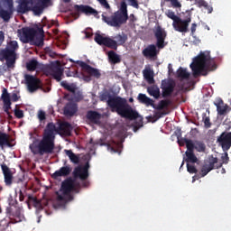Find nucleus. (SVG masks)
<instances>
[{
    "label": "nucleus",
    "instance_id": "obj_28",
    "mask_svg": "<svg viewBox=\"0 0 231 231\" xmlns=\"http://www.w3.org/2000/svg\"><path fill=\"white\" fill-rule=\"evenodd\" d=\"M149 95L151 97H153V98H159L160 97V88L156 86L149 87L147 89Z\"/></svg>",
    "mask_w": 231,
    "mask_h": 231
},
{
    "label": "nucleus",
    "instance_id": "obj_41",
    "mask_svg": "<svg viewBox=\"0 0 231 231\" xmlns=\"http://www.w3.org/2000/svg\"><path fill=\"white\" fill-rule=\"evenodd\" d=\"M187 171L188 172H189V174H196V172H198V170L196 169V167L189 163L187 164Z\"/></svg>",
    "mask_w": 231,
    "mask_h": 231
},
{
    "label": "nucleus",
    "instance_id": "obj_50",
    "mask_svg": "<svg viewBox=\"0 0 231 231\" xmlns=\"http://www.w3.org/2000/svg\"><path fill=\"white\" fill-rule=\"evenodd\" d=\"M197 24L196 23H192L191 25V32L194 33V32H196V28H197Z\"/></svg>",
    "mask_w": 231,
    "mask_h": 231
},
{
    "label": "nucleus",
    "instance_id": "obj_4",
    "mask_svg": "<svg viewBox=\"0 0 231 231\" xmlns=\"http://www.w3.org/2000/svg\"><path fill=\"white\" fill-rule=\"evenodd\" d=\"M75 189V180L69 179L62 182L61 188L57 194V200L54 208H64L66 204L73 201V190Z\"/></svg>",
    "mask_w": 231,
    "mask_h": 231
},
{
    "label": "nucleus",
    "instance_id": "obj_9",
    "mask_svg": "<svg viewBox=\"0 0 231 231\" xmlns=\"http://www.w3.org/2000/svg\"><path fill=\"white\" fill-rule=\"evenodd\" d=\"M19 49V44L16 41H11L5 51L0 52V55L5 59L8 68H12L15 64V51Z\"/></svg>",
    "mask_w": 231,
    "mask_h": 231
},
{
    "label": "nucleus",
    "instance_id": "obj_10",
    "mask_svg": "<svg viewBox=\"0 0 231 231\" xmlns=\"http://www.w3.org/2000/svg\"><path fill=\"white\" fill-rule=\"evenodd\" d=\"M178 143L180 145H185L187 146L186 151V161L188 163H196L198 162V157L194 154V142L188 139L180 138V135H178Z\"/></svg>",
    "mask_w": 231,
    "mask_h": 231
},
{
    "label": "nucleus",
    "instance_id": "obj_59",
    "mask_svg": "<svg viewBox=\"0 0 231 231\" xmlns=\"http://www.w3.org/2000/svg\"><path fill=\"white\" fill-rule=\"evenodd\" d=\"M129 100H130V102H133V98H130Z\"/></svg>",
    "mask_w": 231,
    "mask_h": 231
},
{
    "label": "nucleus",
    "instance_id": "obj_32",
    "mask_svg": "<svg viewBox=\"0 0 231 231\" xmlns=\"http://www.w3.org/2000/svg\"><path fill=\"white\" fill-rule=\"evenodd\" d=\"M70 172L69 167H62L60 170L57 171L53 174V178H57L58 176H68V174Z\"/></svg>",
    "mask_w": 231,
    "mask_h": 231
},
{
    "label": "nucleus",
    "instance_id": "obj_53",
    "mask_svg": "<svg viewBox=\"0 0 231 231\" xmlns=\"http://www.w3.org/2000/svg\"><path fill=\"white\" fill-rule=\"evenodd\" d=\"M207 8H208V14H212V7L208 5Z\"/></svg>",
    "mask_w": 231,
    "mask_h": 231
},
{
    "label": "nucleus",
    "instance_id": "obj_24",
    "mask_svg": "<svg viewBox=\"0 0 231 231\" xmlns=\"http://www.w3.org/2000/svg\"><path fill=\"white\" fill-rule=\"evenodd\" d=\"M77 113V105L75 103L67 104L64 108V114L67 116H73Z\"/></svg>",
    "mask_w": 231,
    "mask_h": 231
},
{
    "label": "nucleus",
    "instance_id": "obj_47",
    "mask_svg": "<svg viewBox=\"0 0 231 231\" xmlns=\"http://www.w3.org/2000/svg\"><path fill=\"white\" fill-rule=\"evenodd\" d=\"M204 124H205L206 127H210V118L206 117L204 119Z\"/></svg>",
    "mask_w": 231,
    "mask_h": 231
},
{
    "label": "nucleus",
    "instance_id": "obj_31",
    "mask_svg": "<svg viewBox=\"0 0 231 231\" xmlns=\"http://www.w3.org/2000/svg\"><path fill=\"white\" fill-rule=\"evenodd\" d=\"M88 119L91 120V122H94L95 124H98V121L100 120V114L90 111L88 113Z\"/></svg>",
    "mask_w": 231,
    "mask_h": 231
},
{
    "label": "nucleus",
    "instance_id": "obj_42",
    "mask_svg": "<svg viewBox=\"0 0 231 231\" xmlns=\"http://www.w3.org/2000/svg\"><path fill=\"white\" fill-rule=\"evenodd\" d=\"M38 118L41 122H42V120L46 119V113H44V111L42 110H39L38 111Z\"/></svg>",
    "mask_w": 231,
    "mask_h": 231
},
{
    "label": "nucleus",
    "instance_id": "obj_57",
    "mask_svg": "<svg viewBox=\"0 0 231 231\" xmlns=\"http://www.w3.org/2000/svg\"><path fill=\"white\" fill-rule=\"evenodd\" d=\"M67 77H71V74H67Z\"/></svg>",
    "mask_w": 231,
    "mask_h": 231
},
{
    "label": "nucleus",
    "instance_id": "obj_49",
    "mask_svg": "<svg viewBox=\"0 0 231 231\" xmlns=\"http://www.w3.org/2000/svg\"><path fill=\"white\" fill-rule=\"evenodd\" d=\"M3 41H5V33L0 31V44H3Z\"/></svg>",
    "mask_w": 231,
    "mask_h": 231
},
{
    "label": "nucleus",
    "instance_id": "obj_20",
    "mask_svg": "<svg viewBox=\"0 0 231 231\" xmlns=\"http://www.w3.org/2000/svg\"><path fill=\"white\" fill-rule=\"evenodd\" d=\"M88 169H89L88 163H87L86 166H79L74 171V176H76V178H80V180H86L88 176H89Z\"/></svg>",
    "mask_w": 231,
    "mask_h": 231
},
{
    "label": "nucleus",
    "instance_id": "obj_48",
    "mask_svg": "<svg viewBox=\"0 0 231 231\" xmlns=\"http://www.w3.org/2000/svg\"><path fill=\"white\" fill-rule=\"evenodd\" d=\"M159 107L163 109V107H167V101H161Z\"/></svg>",
    "mask_w": 231,
    "mask_h": 231
},
{
    "label": "nucleus",
    "instance_id": "obj_7",
    "mask_svg": "<svg viewBox=\"0 0 231 231\" xmlns=\"http://www.w3.org/2000/svg\"><path fill=\"white\" fill-rule=\"evenodd\" d=\"M51 5V0H23L22 6L24 7L23 12L32 10L34 15H41L44 12V8Z\"/></svg>",
    "mask_w": 231,
    "mask_h": 231
},
{
    "label": "nucleus",
    "instance_id": "obj_3",
    "mask_svg": "<svg viewBox=\"0 0 231 231\" xmlns=\"http://www.w3.org/2000/svg\"><path fill=\"white\" fill-rule=\"evenodd\" d=\"M127 5L134 8H138V2L136 0H124L121 2L120 9L111 18L106 17L102 14V20L106 23L108 26L118 27L127 21Z\"/></svg>",
    "mask_w": 231,
    "mask_h": 231
},
{
    "label": "nucleus",
    "instance_id": "obj_29",
    "mask_svg": "<svg viewBox=\"0 0 231 231\" xmlns=\"http://www.w3.org/2000/svg\"><path fill=\"white\" fill-rule=\"evenodd\" d=\"M78 10H79V12H83V14H86V15H89V14H97V11L88 5H79L77 6Z\"/></svg>",
    "mask_w": 231,
    "mask_h": 231
},
{
    "label": "nucleus",
    "instance_id": "obj_54",
    "mask_svg": "<svg viewBox=\"0 0 231 231\" xmlns=\"http://www.w3.org/2000/svg\"><path fill=\"white\" fill-rule=\"evenodd\" d=\"M196 180H199V176H193L192 177V183H194V181H196Z\"/></svg>",
    "mask_w": 231,
    "mask_h": 231
},
{
    "label": "nucleus",
    "instance_id": "obj_18",
    "mask_svg": "<svg viewBox=\"0 0 231 231\" xmlns=\"http://www.w3.org/2000/svg\"><path fill=\"white\" fill-rule=\"evenodd\" d=\"M155 37L157 39V46L159 49H162L165 46V37H167V33H165V30L162 27L158 26L155 30Z\"/></svg>",
    "mask_w": 231,
    "mask_h": 231
},
{
    "label": "nucleus",
    "instance_id": "obj_35",
    "mask_svg": "<svg viewBox=\"0 0 231 231\" xmlns=\"http://www.w3.org/2000/svg\"><path fill=\"white\" fill-rule=\"evenodd\" d=\"M5 145H10L8 142V135L6 134L0 133V146L5 147Z\"/></svg>",
    "mask_w": 231,
    "mask_h": 231
},
{
    "label": "nucleus",
    "instance_id": "obj_33",
    "mask_svg": "<svg viewBox=\"0 0 231 231\" xmlns=\"http://www.w3.org/2000/svg\"><path fill=\"white\" fill-rule=\"evenodd\" d=\"M177 75L180 79H189V77H190V73L184 68H180L177 71Z\"/></svg>",
    "mask_w": 231,
    "mask_h": 231
},
{
    "label": "nucleus",
    "instance_id": "obj_22",
    "mask_svg": "<svg viewBox=\"0 0 231 231\" xmlns=\"http://www.w3.org/2000/svg\"><path fill=\"white\" fill-rule=\"evenodd\" d=\"M215 106L217 107L218 115H226L230 111V107L223 102L221 99H217L215 101Z\"/></svg>",
    "mask_w": 231,
    "mask_h": 231
},
{
    "label": "nucleus",
    "instance_id": "obj_56",
    "mask_svg": "<svg viewBox=\"0 0 231 231\" xmlns=\"http://www.w3.org/2000/svg\"><path fill=\"white\" fill-rule=\"evenodd\" d=\"M71 0H64L65 3H69Z\"/></svg>",
    "mask_w": 231,
    "mask_h": 231
},
{
    "label": "nucleus",
    "instance_id": "obj_30",
    "mask_svg": "<svg viewBox=\"0 0 231 231\" xmlns=\"http://www.w3.org/2000/svg\"><path fill=\"white\" fill-rule=\"evenodd\" d=\"M138 100L142 102V104H145V106H152L153 101L150 97H146L145 94H139Z\"/></svg>",
    "mask_w": 231,
    "mask_h": 231
},
{
    "label": "nucleus",
    "instance_id": "obj_60",
    "mask_svg": "<svg viewBox=\"0 0 231 231\" xmlns=\"http://www.w3.org/2000/svg\"><path fill=\"white\" fill-rule=\"evenodd\" d=\"M181 167H183V162H182V164H181Z\"/></svg>",
    "mask_w": 231,
    "mask_h": 231
},
{
    "label": "nucleus",
    "instance_id": "obj_36",
    "mask_svg": "<svg viewBox=\"0 0 231 231\" xmlns=\"http://www.w3.org/2000/svg\"><path fill=\"white\" fill-rule=\"evenodd\" d=\"M65 152L73 163H79V157H77V155H75L73 152H71L70 150H66Z\"/></svg>",
    "mask_w": 231,
    "mask_h": 231
},
{
    "label": "nucleus",
    "instance_id": "obj_12",
    "mask_svg": "<svg viewBox=\"0 0 231 231\" xmlns=\"http://www.w3.org/2000/svg\"><path fill=\"white\" fill-rule=\"evenodd\" d=\"M60 86L67 89L68 91H70V93H73L74 95V100L76 102H79V100H82V92L79 89V87L75 83H68L67 81H61Z\"/></svg>",
    "mask_w": 231,
    "mask_h": 231
},
{
    "label": "nucleus",
    "instance_id": "obj_21",
    "mask_svg": "<svg viewBox=\"0 0 231 231\" xmlns=\"http://www.w3.org/2000/svg\"><path fill=\"white\" fill-rule=\"evenodd\" d=\"M2 171L4 174V180L5 183L7 187H10L12 183H14V175L12 174V171L5 164H2Z\"/></svg>",
    "mask_w": 231,
    "mask_h": 231
},
{
    "label": "nucleus",
    "instance_id": "obj_15",
    "mask_svg": "<svg viewBox=\"0 0 231 231\" xmlns=\"http://www.w3.org/2000/svg\"><path fill=\"white\" fill-rule=\"evenodd\" d=\"M217 142L221 145L223 151H228L231 147V132L223 133L218 138Z\"/></svg>",
    "mask_w": 231,
    "mask_h": 231
},
{
    "label": "nucleus",
    "instance_id": "obj_2",
    "mask_svg": "<svg viewBox=\"0 0 231 231\" xmlns=\"http://www.w3.org/2000/svg\"><path fill=\"white\" fill-rule=\"evenodd\" d=\"M100 99L102 102H106L107 106L111 107L112 111L116 112V114L120 115L124 118H128L129 120H134V123L133 124V131L136 133L140 127H143V117L138 115L129 104H127V100L122 97H111L109 93L104 92L100 96Z\"/></svg>",
    "mask_w": 231,
    "mask_h": 231
},
{
    "label": "nucleus",
    "instance_id": "obj_16",
    "mask_svg": "<svg viewBox=\"0 0 231 231\" xmlns=\"http://www.w3.org/2000/svg\"><path fill=\"white\" fill-rule=\"evenodd\" d=\"M216 163H217V159L211 157L209 158V161L205 162V164L202 166L200 170V177L205 178L216 167Z\"/></svg>",
    "mask_w": 231,
    "mask_h": 231
},
{
    "label": "nucleus",
    "instance_id": "obj_6",
    "mask_svg": "<svg viewBox=\"0 0 231 231\" xmlns=\"http://www.w3.org/2000/svg\"><path fill=\"white\" fill-rule=\"evenodd\" d=\"M44 32L42 28H38V32L33 29H23L20 39L22 42H33L36 46H42L44 42Z\"/></svg>",
    "mask_w": 231,
    "mask_h": 231
},
{
    "label": "nucleus",
    "instance_id": "obj_17",
    "mask_svg": "<svg viewBox=\"0 0 231 231\" xmlns=\"http://www.w3.org/2000/svg\"><path fill=\"white\" fill-rule=\"evenodd\" d=\"M2 98L5 104V109H10V106H12V103L10 100H13V102H17L19 100V97L17 94L14 93L10 97V94H8V91L6 88L4 89L3 94H2Z\"/></svg>",
    "mask_w": 231,
    "mask_h": 231
},
{
    "label": "nucleus",
    "instance_id": "obj_19",
    "mask_svg": "<svg viewBox=\"0 0 231 231\" xmlns=\"http://www.w3.org/2000/svg\"><path fill=\"white\" fill-rule=\"evenodd\" d=\"M76 64H78V66H80L83 71H87L88 75H91L92 77H96V79H98L100 77V72L98 71V69L91 68L89 65L86 64L84 61L78 60L76 61Z\"/></svg>",
    "mask_w": 231,
    "mask_h": 231
},
{
    "label": "nucleus",
    "instance_id": "obj_51",
    "mask_svg": "<svg viewBox=\"0 0 231 231\" xmlns=\"http://www.w3.org/2000/svg\"><path fill=\"white\" fill-rule=\"evenodd\" d=\"M200 6H205V8H207L208 6V4H207V2H205V1H201Z\"/></svg>",
    "mask_w": 231,
    "mask_h": 231
},
{
    "label": "nucleus",
    "instance_id": "obj_45",
    "mask_svg": "<svg viewBox=\"0 0 231 231\" xmlns=\"http://www.w3.org/2000/svg\"><path fill=\"white\" fill-rule=\"evenodd\" d=\"M221 160L223 163H228V153L227 152L223 153L221 156Z\"/></svg>",
    "mask_w": 231,
    "mask_h": 231
},
{
    "label": "nucleus",
    "instance_id": "obj_34",
    "mask_svg": "<svg viewBox=\"0 0 231 231\" xmlns=\"http://www.w3.org/2000/svg\"><path fill=\"white\" fill-rule=\"evenodd\" d=\"M108 59L114 64L120 62V56L118 54H116L115 51L108 52Z\"/></svg>",
    "mask_w": 231,
    "mask_h": 231
},
{
    "label": "nucleus",
    "instance_id": "obj_27",
    "mask_svg": "<svg viewBox=\"0 0 231 231\" xmlns=\"http://www.w3.org/2000/svg\"><path fill=\"white\" fill-rule=\"evenodd\" d=\"M120 148H122V143H120L112 142L107 145L108 151L112 153L120 152Z\"/></svg>",
    "mask_w": 231,
    "mask_h": 231
},
{
    "label": "nucleus",
    "instance_id": "obj_13",
    "mask_svg": "<svg viewBox=\"0 0 231 231\" xmlns=\"http://www.w3.org/2000/svg\"><path fill=\"white\" fill-rule=\"evenodd\" d=\"M189 24H190V18H188L187 20H181V18H179L172 23L174 30L180 33H187V32H189Z\"/></svg>",
    "mask_w": 231,
    "mask_h": 231
},
{
    "label": "nucleus",
    "instance_id": "obj_52",
    "mask_svg": "<svg viewBox=\"0 0 231 231\" xmlns=\"http://www.w3.org/2000/svg\"><path fill=\"white\" fill-rule=\"evenodd\" d=\"M83 79L85 80V82H89V80H91V78L89 76H84Z\"/></svg>",
    "mask_w": 231,
    "mask_h": 231
},
{
    "label": "nucleus",
    "instance_id": "obj_5",
    "mask_svg": "<svg viewBox=\"0 0 231 231\" xmlns=\"http://www.w3.org/2000/svg\"><path fill=\"white\" fill-rule=\"evenodd\" d=\"M212 60L210 59L209 51L200 52L198 56L193 58L190 68L193 75H207L208 71H212Z\"/></svg>",
    "mask_w": 231,
    "mask_h": 231
},
{
    "label": "nucleus",
    "instance_id": "obj_58",
    "mask_svg": "<svg viewBox=\"0 0 231 231\" xmlns=\"http://www.w3.org/2000/svg\"><path fill=\"white\" fill-rule=\"evenodd\" d=\"M70 62H74L73 60L69 59Z\"/></svg>",
    "mask_w": 231,
    "mask_h": 231
},
{
    "label": "nucleus",
    "instance_id": "obj_14",
    "mask_svg": "<svg viewBox=\"0 0 231 231\" xmlns=\"http://www.w3.org/2000/svg\"><path fill=\"white\" fill-rule=\"evenodd\" d=\"M25 80L28 88V91L30 93H33V91H37L41 88V81L39 79L30 76V75H25Z\"/></svg>",
    "mask_w": 231,
    "mask_h": 231
},
{
    "label": "nucleus",
    "instance_id": "obj_46",
    "mask_svg": "<svg viewBox=\"0 0 231 231\" xmlns=\"http://www.w3.org/2000/svg\"><path fill=\"white\" fill-rule=\"evenodd\" d=\"M14 114H15V116H17V118H23V111H21V110L15 109Z\"/></svg>",
    "mask_w": 231,
    "mask_h": 231
},
{
    "label": "nucleus",
    "instance_id": "obj_26",
    "mask_svg": "<svg viewBox=\"0 0 231 231\" xmlns=\"http://www.w3.org/2000/svg\"><path fill=\"white\" fill-rule=\"evenodd\" d=\"M143 77L150 84H152L154 79L152 78V69L151 66L145 67L143 70Z\"/></svg>",
    "mask_w": 231,
    "mask_h": 231
},
{
    "label": "nucleus",
    "instance_id": "obj_55",
    "mask_svg": "<svg viewBox=\"0 0 231 231\" xmlns=\"http://www.w3.org/2000/svg\"><path fill=\"white\" fill-rule=\"evenodd\" d=\"M225 169H221V174H225Z\"/></svg>",
    "mask_w": 231,
    "mask_h": 231
},
{
    "label": "nucleus",
    "instance_id": "obj_23",
    "mask_svg": "<svg viewBox=\"0 0 231 231\" xmlns=\"http://www.w3.org/2000/svg\"><path fill=\"white\" fill-rule=\"evenodd\" d=\"M159 51L156 50V45H150L143 51L144 57L148 59H156Z\"/></svg>",
    "mask_w": 231,
    "mask_h": 231
},
{
    "label": "nucleus",
    "instance_id": "obj_39",
    "mask_svg": "<svg viewBox=\"0 0 231 231\" xmlns=\"http://www.w3.org/2000/svg\"><path fill=\"white\" fill-rule=\"evenodd\" d=\"M165 15L169 17V19H172L173 23H175L180 17L176 15L174 11L167 10L165 12Z\"/></svg>",
    "mask_w": 231,
    "mask_h": 231
},
{
    "label": "nucleus",
    "instance_id": "obj_8",
    "mask_svg": "<svg viewBox=\"0 0 231 231\" xmlns=\"http://www.w3.org/2000/svg\"><path fill=\"white\" fill-rule=\"evenodd\" d=\"M95 41L99 44L100 46H107L108 48H113L114 50H116L118 48V44H124L125 41H127V36L125 34H119L116 36V41L104 37L98 33L95 36Z\"/></svg>",
    "mask_w": 231,
    "mask_h": 231
},
{
    "label": "nucleus",
    "instance_id": "obj_44",
    "mask_svg": "<svg viewBox=\"0 0 231 231\" xmlns=\"http://www.w3.org/2000/svg\"><path fill=\"white\" fill-rule=\"evenodd\" d=\"M98 3H100V5H102V6H104L105 8H106V10H108L109 7V4L107 3V0H97Z\"/></svg>",
    "mask_w": 231,
    "mask_h": 231
},
{
    "label": "nucleus",
    "instance_id": "obj_1",
    "mask_svg": "<svg viewBox=\"0 0 231 231\" xmlns=\"http://www.w3.org/2000/svg\"><path fill=\"white\" fill-rule=\"evenodd\" d=\"M72 129L71 125L66 122L56 125H53V123L49 124L41 143L35 141L30 145L32 152H33V154H44V152H51L54 147L53 140H55V135L58 134L69 136Z\"/></svg>",
    "mask_w": 231,
    "mask_h": 231
},
{
    "label": "nucleus",
    "instance_id": "obj_37",
    "mask_svg": "<svg viewBox=\"0 0 231 231\" xmlns=\"http://www.w3.org/2000/svg\"><path fill=\"white\" fill-rule=\"evenodd\" d=\"M38 65H39V62H37V60H32L29 62H27V69L29 71H34V69L37 68Z\"/></svg>",
    "mask_w": 231,
    "mask_h": 231
},
{
    "label": "nucleus",
    "instance_id": "obj_40",
    "mask_svg": "<svg viewBox=\"0 0 231 231\" xmlns=\"http://www.w3.org/2000/svg\"><path fill=\"white\" fill-rule=\"evenodd\" d=\"M166 1L171 3L173 8H181V3H180V1L178 0H166Z\"/></svg>",
    "mask_w": 231,
    "mask_h": 231
},
{
    "label": "nucleus",
    "instance_id": "obj_38",
    "mask_svg": "<svg viewBox=\"0 0 231 231\" xmlns=\"http://www.w3.org/2000/svg\"><path fill=\"white\" fill-rule=\"evenodd\" d=\"M193 149H196L199 152H203V151H205V144H203V143L195 142L193 143Z\"/></svg>",
    "mask_w": 231,
    "mask_h": 231
},
{
    "label": "nucleus",
    "instance_id": "obj_25",
    "mask_svg": "<svg viewBox=\"0 0 231 231\" xmlns=\"http://www.w3.org/2000/svg\"><path fill=\"white\" fill-rule=\"evenodd\" d=\"M52 76L58 82H60L62 80V77L64 76V70L60 67H56L53 69Z\"/></svg>",
    "mask_w": 231,
    "mask_h": 231
},
{
    "label": "nucleus",
    "instance_id": "obj_11",
    "mask_svg": "<svg viewBox=\"0 0 231 231\" xmlns=\"http://www.w3.org/2000/svg\"><path fill=\"white\" fill-rule=\"evenodd\" d=\"M14 8V0H2L0 2V17L4 21H9Z\"/></svg>",
    "mask_w": 231,
    "mask_h": 231
},
{
    "label": "nucleus",
    "instance_id": "obj_43",
    "mask_svg": "<svg viewBox=\"0 0 231 231\" xmlns=\"http://www.w3.org/2000/svg\"><path fill=\"white\" fill-rule=\"evenodd\" d=\"M172 93V86L164 88L163 95L167 97V95H171Z\"/></svg>",
    "mask_w": 231,
    "mask_h": 231
}]
</instances>
